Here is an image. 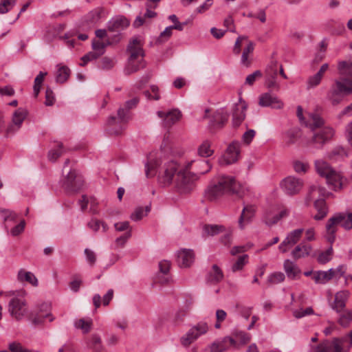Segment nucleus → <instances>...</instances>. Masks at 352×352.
<instances>
[{
	"label": "nucleus",
	"instance_id": "12",
	"mask_svg": "<svg viewBox=\"0 0 352 352\" xmlns=\"http://www.w3.org/2000/svg\"><path fill=\"white\" fill-rule=\"evenodd\" d=\"M50 304L43 302L32 311L29 314V320L34 325H41L44 320L47 318L50 322L54 320L55 318L50 312Z\"/></svg>",
	"mask_w": 352,
	"mask_h": 352
},
{
	"label": "nucleus",
	"instance_id": "30",
	"mask_svg": "<svg viewBox=\"0 0 352 352\" xmlns=\"http://www.w3.org/2000/svg\"><path fill=\"white\" fill-rule=\"evenodd\" d=\"M129 21L124 16H120L112 19L108 23V29L110 31L118 32L129 25Z\"/></svg>",
	"mask_w": 352,
	"mask_h": 352
},
{
	"label": "nucleus",
	"instance_id": "14",
	"mask_svg": "<svg viewBox=\"0 0 352 352\" xmlns=\"http://www.w3.org/2000/svg\"><path fill=\"white\" fill-rule=\"evenodd\" d=\"M63 186L69 192H76L83 186V179L75 170H69L67 173Z\"/></svg>",
	"mask_w": 352,
	"mask_h": 352
},
{
	"label": "nucleus",
	"instance_id": "34",
	"mask_svg": "<svg viewBox=\"0 0 352 352\" xmlns=\"http://www.w3.org/2000/svg\"><path fill=\"white\" fill-rule=\"evenodd\" d=\"M92 325L93 321L91 318H78L74 321L75 329L80 330L84 334H87L91 331Z\"/></svg>",
	"mask_w": 352,
	"mask_h": 352
},
{
	"label": "nucleus",
	"instance_id": "4",
	"mask_svg": "<svg viewBox=\"0 0 352 352\" xmlns=\"http://www.w3.org/2000/svg\"><path fill=\"white\" fill-rule=\"evenodd\" d=\"M139 102V98L135 97L125 102L126 108L118 110V116H111L107 121V132L111 135H120L124 129V124L130 119L129 109L135 107Z\"/></svg>",
	"mask_w": 352,
	"mask_h": 352
},
{
	"label": "nucleus",
	"instance_id": "9",
	"mask_svg": "<svg viewBox=\"0 0 352 352\" xmlns=\"http://www.w3.org/2000/svg\"><path fill=\"white\" fill-rule=\"evenodd\" d=\"M7 296H13L8 304V311L10 316L16 320H22L25 316H29L27 302L25 299V292L23 290L8 291Z\"/></svg>",
	"mask_w": 352,
	"mask_h": 352
},
{
	"label": "nucleus",
	"instance_id": "55",
	"mask_svg": "<svg viewBox=\"0 0 352 352\" xmlns=\"http://www.w3.org/2000/svg\"><path fill=\"white\" fill-rule=\"evenodd\" d=\"M314 314V311L312 307H309L305 309L300 308L299 309H295L293 311V316L296 318H302L307 316Z\"/></svg>",
	"mask_w": 352,
	"mask_h": 352
},
{
	"label": "nucleus",
	"instance_id": "27",
	"mask_svg": "<svg viewBox=\"0 0 352 352\" xmlns=\"http://www.w3.org/2000/svg\"><path fill=\"white\" fill-rule=\"evenodd\" d=\"M336 276V271L331 268L327 271L318 270L314 272L312 279L316 284H325Z\"/></svg>",
	"mask_w": 352,
	"mask_h": 352
},
{
	"label": "nucleus",
	"instance_id": "50",
	"mask_svg": "<svg viewBox=\"0 0 352 352\" xmlns=\"http://www.w3.org/2000/svg\"><path fill=\"white\" fill-rule=\"evenodd\" d=\"M248 261V256L243 254L240 256L236 262L232 266V270L233 272L241 270L243 267L247 264Z\"/></svg>",
	"mask_w": 352,
	"mask_h": 352
},
{
	"label": "nucleus",
	"instance_id": "15",
	"mask_svg": "<svg viewBox=\"0 0 352 352\" xmlns=\"http://www.w3.org/2000/svg\"><path fill=\"white\" fill-rule=\"evenodd\" d=\"M333 134L334 131L331 127H322L314 132L310 143L314 144L316 148H322L326 142L332 138Z\"/></svg>",
	"mask_w": 352,
	"mask_h": 352
},
{
	"label": "nucleus",
	"instance_id": "49",
	"mask_svg": "<svg viewBox=\"0 0 352 352\" xmlns=\"http://www.w3.org/2000/svg\"><path fill=\"white\" fill-rule=\"evenodd\" d=\"M150 211V207L146 206L144 208L142 207L137 208L135 211L131 214V219L133 221H138L146 216Z\"/></svg>",
	"mask_w": 352,
	"mask_h": 352
},
{
	"label": "nucleus",
	"instance_id": "63",
	"mask_svg": "<svg viewBox=\"0 0 352 352\" xmlns=\"http://www.w3.org/2000/svg\"><path fill=\"white\" fill-rule=\"evenodd\" d=\"M322 78L317 74L309 77L307 81V89H312L320 85Z\"/></svg>",
	"mask_w": 352,
	"mask_h": 352
},
{
	"label": "nucleus",
	"instance_id": "23",
	"mask_svg": "<svg viewBox=\"0 0 352 352\" xmlns=\"http://www.w3.org/2000/svg\"><path fill=\"white\" fill-rule=\"evenodd\" d=\"M247 105L241 98L239 99V103L236 104L232 113V124L234 127H238L241 124L245 118V111Z\"/></svg>",
	"mask_w": 352,
	"mask_h": 352
},
{
	"label": "nucleus",
	"instance_id": "7",
	"mask_svg": "<svg viewBox=\"0 0 352 352\" xmlns=\"http://www.w3.org/2000/svg\"><path fill=\"white\" fill-rule=\"evenodd\" d=\"M191 164L188 163L180 168L174 180L175 188L180 194L190 193L195 188V182L199 179L197 174L190 171Z\"/></svg>",
	"mask_w": 352,
	"mask_h": 352
},
{
	"label": "nucleus",
	"instance_id": "16",
	"mask_svg": "<svg viewBox=\"0 0 352 352\" xmlns=\"http://www.w3.org/2000/svg\"><path fill=\"white\" fill-rule=\"evenodd\" d=\"M296 114L301 124L309 127L312 131L320 128L324 124L323 119L316 113L309 114L308 120H306L303 117V109L301 106H298Z\"/></svg>",
	"mask_w": 352,
	"mask_h": 352
},
{
	"label": "nucleus",
	"instance_id": "24",
	"mask_svg": "<svg viewBox=\"0 0 352 352\" xmlns=\"http://www.w3.org/2000/svg\"><path fill=\"white\" fill-rule=\"evenodd\" d=\"M255 212L256 207L254 205H247L243 207L238 220L239 226L241 229H244L245 226L252 221Z\"/></svg>",
	"mask_w": 352,
	"mask_h": 352
},
{
	"label": "nucleus",
	"instance_id": "11",
	"mask_svg": "<svg viewBox=\"0 0 352 352\" xmlns=\"http://www.w3.org/2000/svg\"><path fill=\"white\" fill-rule=\"evenodd\" d=\"M208 331V326L206 322H199L192 327L185 334L180 338V343L184 347H188L201 336Z\"/></svg>",
	"mask_w": 352,
	"mask_h": 352
},
{
	"label": "nucleus",
	"instance_id": "21",
	"mask_svg": "<svg viewBox=\"0 0 352 352\" xmlns=\"http://www.w3.org/2000/svg\"><path fill=\"white\" fill-rule=\"evenodd\" d=\"M236 340L234 338L226 336L212 342L210 345L209 349L210 352H223L230 346L236 347Z\"/></svg>",
	"mask_w": 352,
	"mask_h": 352
},
{
	"label": "nucleus",
	"instance_id": "28",
	"mask_svg": "<svg viewBox=\"0 0 352 352\" xmlns=\"http://www.w3.org/2000/svg\"><path fill=\"white\" fill-rule=\"evenodd\" d=\"M349 293L348 291H340L335 295L334 301L331 307L337 312L341 311L346 305V301L349 298Z\"/></svg>",
	"mask_w": 352,
	"mask_h": 352
},
{
	"label": "nucleus",
	"instance_id": "35",
	"mask_svg": "<svg viewBox=\"0 0 352 352\" xmlns=\"http://www.w3.org/2000/svg\"><path fill=\"white\" fill-rule=\"evenodd\" d=\"M19 214L14 211L0 208V217L3 219L6 228L12 223H16Z\"/></svg>",
	"mask_w": 352,
	"mask_h": 352
},
{
	"label": "nucleus",
	"instance_id": "38",
	"mask_svg": "<svg viewBox=\"0 0 352 352\" xmlns=\"http://www.w3.org/2000/svg\"><path fill=\"white\" fill-rule=\"evenodd\" d=\"M104 14V10L102 7H98L90 11L86 16L85 20L88 24H95L100 21Z\"/></svg>",
	"mask_w": 352,
	"mask_h": 352
},
{
	"label": "nucleus",
	"instance_id": "32",
	"mask_svg": "<svg viewBox=\"0 0 352 352\" xmlns=\"http://www.w3.org/2000/svg\"><path fill=\"white\" fill-rule=\"evenodd\" d=\"M170 267V263L168 261L163 260L159 263L160 274L157 280L162 284L168 283L170 280L168 272Z\"/></svg>",
	"mask_w": 352,
	"mask_h": 352
},
{
	"label": "nucleus",
	"instance_id": "39",
	"mask_svg": "<svg viewBox=\"0 0 352 352\" xmlns=\"http://www.w3.org/2000/svg\"><path fill=\"white\" fill-rule=\"evenodd\" d=\"M214 153L212 142L208 140H204L197 148V154L201 157H209Z\"/></svg>",
	"mask_w": 352,
	"mask_h": 352
},
{
	"label": "nucleus",
	"instance_id": "26",
	"mask_svg": "<svg viewBox=\"0 0 352 352\" xmlns=\"http://www.w3.org/2000/svg\"><path fill=\"white\" fill-rule=\"evenodd\" d=\"M195 255L191 250L183 249L177 253V263L181 267H188L194 262Z\"/></svg>",
	"mask_w": 352,
	"mask_h": 352
},
{
	"label": "nucleus",
	"instance_id": "42",
	"mask_svg": "<svg viewBox=\"0 0 352 352\" xmlns=\"http://www.w3.org/2000/svg\"><path fill=\"white\" fill-rule=\"evenodd\" d=\"M254 43L252 41H249L247 46L243 49L241 58V65L249 67L251 65V60L249 59V55L254 52Z\"/></svg>",
	"mask_w": 352,
	"mask_h": 352
},
{
	"label": "nucleus",
	"instance_id": "37",
	"mask_svg": "<svg viewBox=\"0 0 352 352\" xmlns=\"http://www.w3.org/2000/svg\"><path fill=\"white\" fill-rule=\"evenodd\" d=\"M188 163L191 164V167L195 165V168L197 170V173H195V174H197V175L199 177L200 175H204L207 173H208L212 166L210 164L208 160H191Z\"/></svg>",
	"mask_w": 352,
	"mask_h": 352
},
{
	"label": "nucleus",
	"instance_id": "52",
	"mask_svg": "<svg viewBox=\"0 0 352 352\" xmlns=\"http://www.w3.org/2000/svg\"><path fill=\"white\" fill-rule=\"evenodd\" d=\"M47 72H40L34 79V94L36 97L40 92L41 85L44 80L45 76H47Z\"/></svg>",
	"mask_w": 352,
	"mask_h": 352
},
{
	"label": "nucleus",
	"instance_id": "58",
	"mask_svg": "<svg viewBox=\"0 0 352 352\" xmlns=\"http://www.w3.org/2000/svg\"><path fill=\"white\" fill-rule=\"evenodd\" d=\"M116 61L113 58L105 56L102 58L99 67L102 69L109 70L115 65Z\"/></svg>",
	"mask_w": 352,
	"mask_h": 352
},
{
	"label": "nucleus",
	"instance_id": "45",
	"mask_svg": "<svg viewBox=\"0 0 352 352\" xmlns=\"http://www.w3.org/2000/svg\"><path fill=\"white\" fill-rule=\"evenodd\" d=\"M55 147L52 148L48 153L49 160L52 162H55L65 152L62 143L57 142Z\"/></svg>",
	"mask_w": 352,
	"mask_h": 352
},
{
	"label": "nucleus",
	"instance_id": "61",
	"mask_svg": "<svg viewBox=\"0 0 352 352\" xmlns=\"http://www.w3.org/2000/svg\"><path fill=\"white\" fill-rule=\"evenodd\" d=\"M173 30H171V27L168 26L165 28V30L162 32L157 38L156 42L159 44L163 43L167 41L170 37L172 36Z\"/></svg>",
	"mask_w": 352,
	"mask_h": 352
},
{
	"label": "nucleus",
	"instance_id": "25",
	"mask_svg": "<svg viewBox=\"0 0 352 352\" xmlns=\"http://www.w3.org/2000/svg\"><path fill=\"white\" fill-rule=\"evenodd\" d=\"M312 246L305 241L297 245L291 252V255L295 260L307 257L310 255Z\"/></svg>",
	"mask_w": 352,
	"mask_h": 352
},
{
	"label": "nucleus",
	"instance_id": "62",
	"mask_svg": "<svg viewBox=\"0 0 352 352\" xmlns=\"http://www.w3.org/2000/svg\"><path fill=\"white\" fill-rule=\"evenodd\" d=\"M151 92H150L149 91H146L144 92L145 96L148 99H150V100L153 99L155 100H158L160 99L159 88L157 86L152 85L151 87Z\"/></svg>",
	"mask_w": 352,
	"mask_h": 352
},
{
	"label": "nucleus",
	"instance_id": "46",
	"mask_svg": "<svg viewBox=\"0 0 352 352\" xmlns=\"http://www.w3.org/2000/svg\"><path fill=\"white\" fill-rule=\"evenodd\" d=\"M333 250L332 248V244H331L330 247L325 251L321 252L317 258V261L320 264H325L330 261L332 258Z\"/></svg>",
	"mask_w": 352,
	"mask_h": 352
},
{
	"label": "nucleus",
	"instance_id": "47",
	"mask_svg": "<svg viewBox=\"0 0 352 352\" xmlns=\"http://www.w3.org/2000/svg\"><path fill=\"white\" fill-rule=\"evenodd\" d=\"M88 227L94 232H98L100 230V227L103 232H106L108 230V226L103 221H101L96 219H92L87 224Z\"/></svg>",
	"mask_w": 352,
	"mask_h": 352
},
{
	"label": "nucleus",
	"instance_id": "53",
	"mask_svg": "<svg viewBox=\"0 0 352 352\" xmlns=\"http://www.w3.org/2000/svg\"><path fill=\"white\" fill-rule=\"evenodd\" d=\"M108 43L103 41L94 39L92 41L91 46L94 52H97L100 56H102L105 52V48Z\"/></svg>",
	"mask_w": 352,
	"mask_h": 352
},
{
	"label": "nucleus",
	"instance_id": "33",
	"mask_svg": "<svg viewBox=\"0 0 352 352\" xmlns=\"http://www.w3.org/2000/svg\"><path fill=\"white\" fill-rule=\"evenodd\" d=\"M17 279L19 282H27L34 287H37L38 285V279L35 275L32 272H28L24 269H21L18 272Z\"/></svg>",
	"mask_w": 352,
	"mask_h": 352
},
{
	"label": "nucleus",
	"instance_id": "40",
	"mask_svg": "<svg viewBox=\"0 0 352 352\" xmlns=\"http://www.w3.org/2000/svg\"><path fill=\"white\" fill-rule=\"evenodd\" d=\"M229 114L226 109H220L216 111L213 116V122L218 127H221L228 121Z\"/></svg>",
	"mask_w": 352,
	"mask_h": 352
},
{
	"label": "nucleus",
	"instance_id": "17",
	"mask_svg": "<svg viewBox=\"0 0 352 352\" xmlns=\"http://www.w3.org/2000/svg\"><path fill=\"white\" fill-rule=\"evenodd\" d=\"M258 105L262 107L281 109L284 107V103L276 95L271 91H267L259 96Z\"/></svg>",
	"mask_w": 352,
	"mask_h": 352
},
{
	"label": "nucleus",
	"instance_id": "44",
	"mask_svg": "<svg viewBox=\"0 0 352 352\" xmlns=\"http://www.w3.org/2000/svg\"><path fill=\"white\" fill-rule=\"evenodd\" d=\"M204 234L207 236H214L225 230V228L221 225H205L203 228Z\"/></svg>",
	"mask_w": 352,
	"mask_h": 352
},
{
	"label": "nucleus",
	"instance_id": "48",
	"mask_svg": "<svg viewBox=\"0 0 352 352\" xmlns=\"http://www.w3.org/2000/svg\"><path fill=\"white\" fill-rule=\"evenodd\" d=\"M347 153L342 147H336L333 148L329 154V157L331 160H343L347 157Z\"/></svg>",
	"mask_w": 352,
	"mask_h": 352
},
{
	"label": "nucleus",
	"instance_id": "3",
	"mask_svg": "<svg viewBox=\"0 0 352 352\" xmlns=\"http://www.w3.org/2000/svg\"><path fill=\"white\" fill-rule=\"evenodd\" d=\"M239 187L234 177L221 175L208 186L205 196L210 201H215L227 194H238Z\"/></svg>",
	"mask_w": 352,
	"mask_h": 352
},
{
	"label": "nucleus",
	"instance_id": "57",
	"mask_svg": "<svg viewBox=\"0 0 352 352\" xmlns=\"http://www.w3.org/2000/svg\"><path fill=\"white\" fill-rule=\"evenodd\" d=\"M8 349L10 352H38L32 351L26 349L24 346L22 345V344L18 342H10L8 344Z\"/></svg>",
	"mask_w": 352,
	"mask_h": 352
},
{
	"label": "nucleus",
	"instance_id": "31",
	"mask_svg": "<svg viewBox=\"0 0 352 352\" xmlns=\"http://www.w3.org/2000/svg\"><path fill=\"white\" fill-rule=\"evenodd\" d=\"M283 268L287 278L293 280L297 278L301 272L298 265L289 259H286L284 261Z\"/></svg>",
	"mask_w": 352,
	"mask_h": 352
},
{
	"label": "nucleus",
	"instance_id": "51",
	"mask_svg": "<svg viewBox=\"0 0 352 352\" xmlns=\"http://www.w3.org/2000/svg\"><path fill=\"white\" fill-rule=\"evenodd\" d=\"M276 213H274L272 210H266L263 217V221L269 226H272L278 223V220H276Z\"/></svg>",
	"mask_w": 352,
	"mask_h": 352
},
{
	"label": "nucleus",
	"instance_id": "54",
	"mask_svg": "<svg viewBox=\"0 0 352 352\" xmlns=\"http://www.w3.org/2000/svg\"><path fill=\"white\" fill-rule=\"evenodd\" d=\"M16 0H1L0 14H6L16 5Z\"/></svg>",
	"mask_w": 352,
	"mask_h": 352
},
{
	"label": "nucleus",
	"instance_id": "5",
	"mask_svg": "<svg viewBox=\"0 0 352 352\" xmlns=\"http://www.w3.org/2000/svg\"><path fill=\"white\" fill-rule=\"evenodd\" d=\"M338 226H340L346 230H351L352 212H337L329 219L326 224L324 237L330 244H333L336 241V234Z\"/></svg>",
	"mask_w": 352,
	"mask_h": 352
},
{
	"label": "nucleus",
	"instance_id": "59",
	"mask_svg": "<svg viewBox=\"0 0 352 352\" xmlns=\"http://www.w3.org/2000/svg\"><path fill=\"white\" fill-rule=\"evenodd\" d=\"M285 274L283 272H278L271 274L267 278V281L271 284H278L285 280Z\"/></svg>",
	"mask_w": 352,
	"mask_h": 352
},
{
	"label": "nucleus",
	"instance_id": "36",
	"mask_svg": "<svg viewBox=\"0 0 352 352\" xmlns=\"http://www.w3.org/2000/svg\"><path fill=\"white\" fill-rule=\"evenodd\" d=\"M314 206L318 212L314 215V219L319 221L324 218L328 212V208L324 199L318 198L314 201Z\"/></svg>",
	"mask_w": 352,
	"mask_h": 352
},
{
	"label": "nucleus",
	"instance_id": "10",
	"mask_svg": "<svg viewBox=\"0 0 352 352\" xmlns=\"http://www.w3.org/2000/svg\"><path fill=\"white\" fill-rule=\"evenodd\" d=\"M127 50L130 53L129 65L126 69L127 73H133L144 68L145 66L144 62V52L141 41L137 38L132 39L128 45Z\"/></svg>",
	"mask_w": 352,
	"mask_h": 352
},
{
	"label": "nucleus",
	"instance_id": "19",
	"mask_svg": "<svg viewBox=\"0 0 352 352\" xmlns=\"http://www.w3.org/2000/svg\"><path fill=\"white\" fill-rule=\"evenodd\" d=\"M303 232V228L295 229L288 232L285 239L279 245V250L283 253L287 252L289 248L294 246L300 241Z\"/></svg>",
	"mask_w": 352,
	"mask_h": 352
},
{
	"label": "nucleus",
	"instance_id": "6",
	"mask_svg": "<svg viewBox=\"0 0 352 352\" xmlns=\"http://www.w3.org/2000/svg\"><path fill=\"white\" fill-rule=\"evenodd\" d=\"M317 173L327 179V184L334 190L337 191L343 188L346 179L342 173L333 169L327 162L318 160L315 162Z\"/></svg>",
	"mask_w": 352,
	"mask_h": 352
},
{
	"label": "nucleus",
	"instance_id": "1",
	"mask_svg": "<svg viewBox=\"0 0 352 352\" xmlns=\"http://www.w3.org/2000/svg\"><path fill=\"white\" fill-rule=\"evenodd\" d=\"M162 163V161L158 159L157 153H150L145 164V174L147 177H153L157 173L159 183L164 186H169L174 182L181 168L174 160L164 162L160 166Z\"/></svg>",
	"mask_w": 352,
	"mask_h": 352
},
{
	"label": "nucleus",
	"instance_id": "13",
	"mask_svg": "<svg viewBox=\"0 0 352 352\" xmlns=\"http://www.w3.org/2000/svg\"><path fill=\"white\" fill-rule=\"evenodd\" d=\"M280 188L287 195H295L298 194L304 186L303 180L294 177L288 176L283 179L280 184Z\"/></svg>",
	"mask_w": 352,
	"mask_h": 352
},
{
	"label": "nucleus",
	"instance_id": "2",
	"mask_svg": "<svg viewBox=\"0 0 352 352\" xmlns=\"http://www.w3.org/2000/svg\"><path fill=\"white\" fill-rule=\"evenodd\" d=\"M338 70L343 76L334 80L328 92V98L333 105L338 104L345 96L352 94V59L340 61Z\"/></svg>",
	"mask_w": 352,
	"mask_h": 352
},
{
	"label": "nucleus",
	"instance_id": "29",
	"mask_svg": "<svg viewBox=\"0 0 352 352\" xmlns=\"http://www.w3.org/2000/svg\"><path fill=\"white\" fill-rule=\"evenodd\" d=\"M223 273L221 268L216 264L212 265L211 269L206 275V281L208 283L216 285L223 278Z\"/></svg>",
	"mask_w": 352,
	"mask_h": 352
},
{
	"label": "nucleus",
	"instance_id": "8",
	"mask_svg": "<svg viewBox=\"0 0 352 352\" xmlns=\"http://www.w3.org/2000/svg\"><path fill=\"white\" fill-rule=\"evenodd\" d=\"M352 346V331L341 338L325 340L319 344H310L311 352H347Z\"/></svg>",
	"mask_w": 352,
	"mask_h": 352
},
{
	"label": "nucleus",
	"instance_id": "41",
	"mask_svg": "<svg viewBox=\"0 0 352 352\" xmlns=\"http://www.w3.org/2000/svg\"><path fill=\"white\" fill-rule=\"evenodd\" d=\"M300 135V131L297 129H291L283 135V141L287 146H291L296 142Z\"/></svg>",
	"mask_w": 352,
	"mask_h": 352
},
{
	"label": "nucleus",
	"instance_id": "18",
	"mask_svg": "<svg viewBox=\"0 0 352 352\" xmlns=\"http://www.w3.org/2000/svg\"><path fill=\"white\" fill-rule=\"evenodd\" d=\"M240 154V144L238 142L230 144L224 153L219 158V162L221 165H228L236 162Z\"/></svg>",
	"mask_w": 352,
	"mask_h": 352
},
{
	"label": "nucleus",
	"instance_id": "22",
	"mask_svg": "<svg viewBox=\"0 0 352 352\" xmlns=\"http://www.w3.org/2000/svg\"><path fill=\"white\" fill-rule=\"evenodd\" d=\"M27 114L28 112L24 109L19 108L16 109L13 113L11 124L7 128V133H14L16 132L21 128Z\"/></svg>",
	"mask_w": 352,
	"mask_h": 352
},
{
	"label": "nucleus",
	"instance_id": "43",
	"mask_svg": "<svg viewBox=\"0 0 352 352\" xmlns=\"http://www.w3.org/2000/svg\"><path fill=\"white\" fill-rule=\"evenodd\" d=\"M58 69L56 74V81L58 83H63L68 79L70 75V69L65 65H58Z\"/></svg>",
	"mask_w": 352,
	"mask_h": 352
},
{
	"label": "nucleus",
	"instance_id": "60",
	"mask_svg": "<svg viewBox=\"0 0 352 352\" xmlns=\"http://www.w3.org/2000/svg\"><path fill=\"white\" fill-rule=\"evenodd\" d=\"M100 56L94 50L86 54L81 58V63L80 65L82 67L85 66L89 61L94 60L99 58Z\"/></svg>",
	"mask_w": 352,
	"mask_h": 352
},
{
	"label": "nucleus",
	"instance_id": "56",
	"mask_svg": "<svg viewBox=\"0 0 352 352\" xmlns=\"http://www.w3.org/2000/svg\"><path fill=\"white\" fill-rule=\"evenodd\" d=\"M262 76V72L260 70H256L246 77L245 85L252 86L257 80L261 78Z\"/></svg>",
	"mask_w": 352,
	"mask_h": 352
},
{
	"label": "nucleus",
	"instance_id": "64",
	"mask_svg": "<svg viewBox=\"0 0 352 352\" xmlns=\"http://www.w3.org/2000/svg\"><path fill=\"white\" fill-rule=\"evenodd\" d=\"M235 339L240 342L241 344H245L249 342L251 340V336L249 333L244 331H236L234 334Z\"/></svg>",
	"mask_w": 352,
	"mask_h": 352
},
{
	"label": "nucleus",
	"instance_id": "20",
	"mask_svg": "<svg viewBox=\"0 0 352 352\" xmlns=\"http://www.w3.org/2000/svg\"><path fill=\"white\" fill-rule=\"evenodd\" d=\"M157 116L162 119V125L165 128H170L182 117V112L177 109H173L169 111H158Z\"/></svg>",
	"mask_w": 352,
	"mask_h": 352
}]
</instances>
